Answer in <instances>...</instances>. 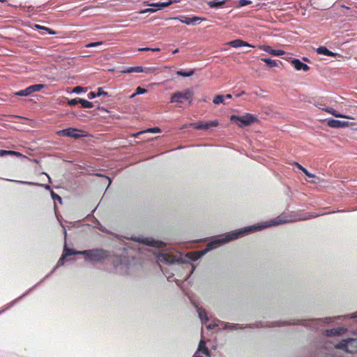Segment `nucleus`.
<instances>
[{
	"label": "nucleus",
	"instance_id": "obj_1",
	"mask_svg": "<svg viewBox=\"0 0 357 357\" xmlns=\"http://www.w3.org/2000/svg\"><path fill=\"white\" fill-rule=\"evenodd\" d=\"M288 220L278 216L274 219L266 222L258 223L251 226L245 227L225 234H221L214 237L206 245V248L197 253L189 252L184 257L173 248L164 249L158 252H154L157 263L160 267L162 272L165 275L168 281H173L174 273L169 271L164 267L165 265H174L187 263L188 260L195 261L206 254L208 252L223 245L229 241L237 239L256 231L262 230L271 226L279 225L287 222Z\"/></svg>",
	"mask_w": 357,
	"mask_h": 357
},
{
	"label": "nucleus",
	"instance_id": "obj_2",
	"mask_svg": "<svg viewBox=\"0 0 357 357\" xmlns=\"http://www.w3.org/2000/svg\"><path fill=\"white\" fill-rule=\"evenodd\" d=\"M82 255H85L86 260L93 261H101L111 257L110 252L103 249L86 250L82 251Z\"/></svg>",
	"mask_w": 357,
	"mask_h": 357
},
{
	"label": "nucleus",
	"instance_id": "obj_3",
	"mask_svg": "<svg viewBox=\"0 0 357 357\" xmlns=\"http://www.w3.org/2000/svg\"><path fill=\"white\" fill-rule=\"evenodd\" d=\"M230 120L239 127H245L248 126L256 121L257 116L252 114L246 113L243 116L231 115Z\"/></svg>",
	"mask_w": 357,
	"mask_h": 357
},
{
	"label": "nucleus",
	"instance_id": "obj_4",
	"mask_svg": "<svg viewBox=\"0 0 357 357\" xmlns=\"http://www.w3.org/2000/svg\"><path fill=\"white\" fill-rule=\"evenodd\" d=\"M116 273L119 274H126L128 271V260L125 256L122 257H113L111 259Z\"/></svg>",
	"mask_w": 357,
	"mask_h": 357
},
{
	"label": "nucleus",
	"instance_id": "obj_5",
	"mask_svg": "<svg viewBox=\"0 0 357 357\" xmlns=\"http://www.w3.org/2000/svg\"><path fill=\"white\" fill-rule=\"evenodd\" d=\"M335 348L347 353H356L357 351V339L347 338L342 340L335 345Z\"/></svg>",
	"mask_w": 357,
	"mask_h": 357
},
{
	"label": "nucleus",
	"instance_id": "obj_6",
	"mask_svg": "<svg viewBox=\"0 0 357 357\" xmlns=\"http://www.w3.org/2000/svg\"><path fill=\"white\" fill-rule=\"evenodd\" d=\"M193 91L190 89H187L184 90L183 92L176 91L172 94L169 102L171 103H182L183 102V100H185L189 101V102H191L193 98Z\"/></svg>",
	"mask_w": 357,
	"mask_h": 357
},
{
	"label": "nucleus",
	"instance_id": "obj_7",
	"mask_svg": "<svg viewBox=\"0 0 357 357\" xmlns=\"http://www.w3.org/2000/svg\"><path fill=\"white\" fill-rule=\"evenodd\" d=\"M82 131L75 128H68L63 130H60L56 132L57 135L72 137L74 139H79L84 135L80 134Z\"/></svg>",
	"mask_w": 357,
	"mask_h": 357
},
{
	"label": "nucleus",
	"instance_id": "obj_8",
	"mask_svg": "<svg viewBox=\"0 0 357 357\" xmlns=\"http://www.w3.org/2000/svg\"><path fill=\"white\" fill-rule=\"evenodd\" d=\"M45 87L44 84H36L31 85L24 89L16 92L15 94L18 96H28L33 92L39 91Z\"/></svg>",
	"mask_w": 357,
	"mask_h": 357
},
{
	"label": "nucleus",
	"instance_id": "obj_9",
	"mask_svg": "<svg viewBox=\"0 0 357 357\" xmlns=\"http://www.w3.org/2000/svg\"><path fill=\"white\" fill-rule=\"evenodd\" d=\"M172 20H178L181 22L182 23H184L187 25H195L197 24H199L202 19L197 16H193L192 17H185V16H178L172 17Z\"/></svg>",
	"mask_w": 357,
	"mask_h": 357
},
{
	"label": "nucleus",
	"instance_id": "obj_10",
	"mask_svg": "<svg viewBox=\"0 0 357 357\" xmlns=\"http://www.w3.org/2000/svg\"><path fill=\"white\" fill-rule=\"evenodd\" d=\"M348 121H340L333 119H327V125L331 128H345L349 126Z\"/></svg>",
	"mask_w": 357,
	"mask_h": 357
},
{
	"label": "nucleus",
	"instance_id": "obj_11",
	"mask_svg": "<svg viewBox=\"0 0 357 357\" xmlns=\"http://www.w3.org/2000/svg\"><path fill=\"white\" fill-rule=\"evenodd\" d=\"M174 2H177V1L176 0H169L165 2H158V3H149L148 1H144V5L152 6V7H158V9H161L162 8H165V7H167V6L171 5Z\"/></svg>",
	"mask_w": 357,
	"mask_h": 357
},
{
	"label": "nucleus",
	"instance_id": "obj_12",
	"mask_svg": "<svg viewBox=\"0 0 357 357\" xmlns=\"http://www.w3.org/2000/svg\"><path fill=\"white\" fill-rule=\"evenodd\" d=\"M261 50L273 56H281L284 54V52L283 50H273L269 45H263L261 47Z\"/></svg>",
	"mask_w": 357,
	"mask_h": 357
},
{
	"label": "nucleus",
	"instance_id": "obj_13",
	"mask_svg": "<svg viewBox=\"0 0 357 357\" xmlns=\"http://www.w3.org/2000/svg\"><path fill=\"white\" fill-rule=\"evenodd\" d=\"M291 64L294 66V67L297 70H303L305 72L307 71L310 68L309 66L301 62L299 59H294L292 61H291Z\"/></svg>",
	"mask_w": 357,
	"mask_h": 357
},
{
	"label": "nucleus",
	"instance_id": "obj_14",
	"mask_svg": "<svg viewBox=\"0 0 357 357\" xmlns=\"http://www.w3.org/2000/svg\"><path fill=\"white\" fill-rule=\"evenodd\" d=\"M347 331V329L344 327H338L332 329H328L325 331V334L327 336H336L340 335L342 333H344Z\"/></svg>",
	"mask_w": 357,
	"mask_h": 357
},
{
	"label": "nucleus",
	"instance_id": "obj_15",
	"mask_svg": "<svg viewBox=\"0 0 357 357\" xmlns=\"http://www.w3.org/2000/svg\"><path fill=\"white\" fill-rule=\"evenodd\" d=\"M66 257H63V255L62 254L61 257H60V259H59L56 265L53 268L52 271L49 273L47 274L45 277H44L38 283H37L36 284H35L34 286H36V287L40 283H42L43 281H45L52 273H53L56 269L60 266H63L65 263V259Z\"/></svg>",
	"mask_w": 357,
	"mask_h": 357
},
{
	"label": "nucleus",
	"instance_id": "obj_16",
	"mask_svg": "<svg viewBox=\"0 0 357 357\" xmlns=\"http://www.w3.org/2000/svg\"><path fill=\"white\" fill-rule=\"evenodd\" d=\"M35 288H36V286H33L31 288L29 289H28L25 293H24L22 295H21V296H19L17 298H16V299L13 300V301H11L10 303H8V304L6 305V308H5L4 310H3L2 311H0V314H1L3 312H4V311H6V310H7L10 309L11 307H13V306L16 303V302H17V301H19V300L22 299L24 296H25L26 295H27L28 294H29V293H30L33 289H34Z\"/></svg>",
	"mask_w": 357,
	"mask_h": 357
},
{
	"label": "nucleus",
	"instance_id": "obj_17",
	"mask_svg": "<svg viewBox=\"0 0 357 357\" xmlns=\"http://www.w3.org/2000/svg\"><path fill=\"white\" fill-rule=\"evenodd\" d=\"M323 110L332 114L333 116H334L335 117L353 119V118L349 117V116H347V115L342 114L337 112L334 109L329 107H326V108H323Z\"/></svg>",
	"mask_w": 357,
	"mask_h": 357
},
{
	"label": "nucleus",
	"instance_id": "obj_18",
	"mask_svg": "<svg viewBox=\"0 0 357 357\" xmlns=\"http://www.w3.org/2000/svg\"><path fill=\"white\" fill-rule=\"evenodd\" d=\"M205 341L204 340H201L197 351L202 352L205 356H208L210 354V351L205 346Z\"/></svg>",
	"mask_w": 357,
	"mask_h": 357
},
{
	"label": "nucleus",
	"instance_id": "obj_19",
	"mask_svg": "<svg viewBox=\"0 0 357 357\" xmlns=\"http://www.w3.org/2000/svg\"><path fill=\"white\" fill-rule=\"evenodd\" d=\"M316 52L319 54H323V55H326V56H335L337 54L336 53H334L330 50H328L326 47L324 46H321L319 47H318L316 50Z\"/></svg>",
	"mask_w": 357,
	"mask_h": 357
},
{
	"label": "nucleus",
	"instance_id": "obj_20",
	"mask_svg": "<svg viewBox=\"0 0 357 357\" xmlns=\"http://www.w3.org/2000/svg\"><path fill=\"white\" fill-rule=\"evenodd\" d=\"M225 3L226 0H213L207 2V4L210 8H219L225 5Z\"/></svg>",
	"mask_w": 357,
	"mask_h": 357
},
{
	"label": "nucleus",
	"instance_id": "obj_21",
	"mask_svg": "<svg viewBox=\"0 0 357 357\" xmlns=\"http://www.w3.org/2000/svg\"><path fill=\"white\" fill-rule=\"evenodd\" d=\"M294 165H296V166L299 169H301V171H302V172H303V173H304V174L307 176V178H308L309 179H311V178L312 179V178H317V176H316L314 174H312V173L309 172L306 168L303 167L302 165H300V164H298V162H294Z\"/></svg>",
	"mask_w": 357,
	"mask_h": 357
},
{
	"label": "nucleus",
	"instance_id": "obj_22",
	"mask_svg": "<svg viewBox=\"0 0 357 357\" xmlns=\"http://www.w3.org/2000/svg\"><path fill=\"white\" fill-rule=\"evenodd\" d=\"M144 69L142 66L129 67L122 70L123 73H142Z\"/></svg>",
	"mask_w": 357,
	"mask_h": 357
},
{
	"label": "nucleus",
	"instance_id": "obj_23",
	"mask_svg": "<svg viewBox=\"0 0 357 357\" xmlns=\"http://www.w3.org/2000/svg\"><path fill=\"white\" fill-rule=\"evenodd\" d=\"M79 252H82V251H75L73 249L68 248L65 245L64 249H63V257H67L68 256H71V255H82V253H79Z\"/></svg>",
	"mask_w": 357,
	"mask_h": 357
},
{
	"label": "nucleus",
	"instance_id": "obj_24",
	"mask_svg": "<svg viewBox=\"0 0 357 357\" xmlns=\"http://www.w3.org/2000/svg\"><path fill=\"white\" fill-rule=\"evenodd\" d=\"M224 325L223 328L225 329H231V330H238L242 329L243 326L238 324H229V323H222Z\"/></svg>",
	"mask_w": 357,
	"mask_h": 357
},
{
	"label": "nucleus",
	"instance_id": "obj_25",
	"mask_svg": "<svg viewBox=\"0 0 357 357\" xmlns=\"http://www.w3.org/2000/svg\"><path fill=\"white\" fill-rule=\"evenodd\" d=\"M10 181H13V182L17 183L25 184V185H41V186H45V189H47V190L50 189V185H43L38 184V183H33V182L23 181H18V180H10Z\"/></svg>",
	"mask_w": 357,
	"mask_h": 357
},
{
	"label": "nucleus",
	"instance_id": "obj_26",
	"mask_svg": "<svg viewBox=\"0 0 357 357\" xmlns=\"http://www.w3.org/2000/svg\"><path fill=\"white\" fill-rule=\"evenodd\" d=\"M6 155H17L21 156L22 154L19 152L14 151H6V150H0V156L3 157Z\"/></svg>",
	"mask_w": 357,
	"mask_h": 357
},
{
	"label": "nucleus",
	"instance_id": "obj_27",
	"mask_svg": "<svg viewBox=\"0 0 357 357\" xmlns=\"http://www.w3.org/2000/svg\"><path fill=\"white\" fill-rule=\"evenodd\" d=\"M145 244L152 246V247H157L160 248L163 245V243L160 241H157L155 240H148L146 239V241H144Z\"/></svg>",
	"mask_w": 357,
	"mask_h": 357
},
{
	"label": "nucleus",
	"instance_id": "obj_28",
	"mask_svg": "<svg viewBox=\"0 0 357 357\" xmlns=\"http://www.w3.org/2000/svg\"><path fill=\"white\" fill-rule=\"evenodd\" d=\"M197 312H198L199 317L202 322L207 321L208 320L206 312H205L204 310L198 308Z\"/></svg>",
	"mask_w": 357,
	"mask_h": 357
},
{
	"label": "nucleus",
	"instance_id": "obj_29",
	"mask_svg": "<svg viewBox=\"0 0 357 357\" xmlns=\"http://www.w3.org/2000/svg\"><path fill=\"white\" fill-rule=\"evenodd\" d=\"M34 29H38V30H45V31H47L50 35H54L56 33V32L54 31H53L52 29H51L48 27H46V26L39 25V24H34Z\"/></svg>",
	"mask_w": 357,
	"mask_h": 357
},
{
	"label": "nucleus",
	"instance_id": "obj_30",
	"mask_svg": "<svg viewBox=\"0 0 357 357\" xmlns=\"http://www.w3.org/2000/svg\"><path fill=\"white\" fill-rule=\"evenodd\" d=\"M261 60L266 63L270 67H275L278 66V63L276 61L272 60L270 58H261Z\"/></svg>",
	"mask_w": 357,
	"mask_h": 357
},
{
	"label": "nucleus",
	"instance_id": "obj_31",
	"mask_svg": "<svg viewBox=\"0 0 357 357\" xmlns=\"http://www.w3.org/2000/svg\"><path fill=\"white\" fill-rule=\"evenodd\" d=\"M219 124L218 120L211 121L206 123H204V130H208L211 127H215Z\"/></svg>",
	"mask_w": 357,
	"mask_h": 357
},
{
	"label": "nucleus",
	"instance_id": "obj_32",
	"mask_svg": "<svg viewBox=\"0 0 357 357\" xmlns=\"http://www.w3.org/2000/svg\"><path fill=\"white\" fill-rule=\"evenodd\" d=\"M176 74L178 75L182 76V77H190L194 74V70H190L188 71L181 70H178L176 72Z\"/></svg>",
	"mask_w": 357,
	"mask_h": 357
},
{
	"label": "nucleus",
	"instance_id": "obj_33",
	"mask_svg": "<svg viewBox=\"0 0 357 357\" xmlns=\"http://www.w3.org/2000/svg\"><path fill=\"white\" fill-rule=\"evenodd\" d=\"M79 102L82 105V107L84 108H92L93 105L91 102H89L85 99H79Z\"/></svg>",
	"mask_w": 357,
	"mask_h": 357
},
{
	"label": "nucleus",
	"instance_id": "obj_34",
	"mask_svg": "<svg viewBox=\"0 0 357 357\" xmlns=\"http://www.w3.org/2000/svg\"><path fill=\"white\" fill-rule=\"evenodd\" d=\"M228 45L232 47H242V40L236 39L228 43Z\"/></svg>",
	"mask_w": 357,
	"mask_h": 357
},
{
	"label": "nucleus",
	"instance_id": "obj_35",
	"mask_svg": "<svg viewBox=\"0 0 357 357\" xmlns=\"http://www.w3.org/2000/svg\"><path fill=\"white\" fill-rule=\"evenodd\" d=\"M160 132V129L158 127H154V128H148V129H146L144 131L139 132H137L135 135V136H137V135H140L142 133H144V132L158 133V132Z\"/></svg>",
	"mask_w": 357,
	"mask_h": 357
},
{
	"label": "nucleus",
	"instance_id": "obj_36",
	"mask_svg": "<svg viewBox=\"0 0 357 357\" xmlns=\"http://www.w3.org/2000/svg\"><path fill=\"white\" fill-rule=\"evenodd\" d=\"M225 96L222 95L216 96L213 100V102L215 105L224 103Z\"/></svg>",
	"mask_w": 357,
	"mask_h": 357
},
{
	"label": "nucleus",
	"instance_id": "obj_37",
	"mask_svg": "<svg viewBox=\"0 0 357 357\" xmlns=\"http://www.w3.org/2000/svg\"><path fill=\"white\" fill-rule=\"evenodd\" d=\"M301 321H299L298 320L297 321H292V322H287V321H283V322H280V323H278V324H274L272 326H282V325H287V324H292V325H294V324H301Z\"/></svg>",
	"mask_w": 357,
	"mask_h": 357
},
{
	"label": "nucleus",
	"instance_id": "obj_38",
	"mask_svg": "<svg viewBox=\"0 0 357 357\" xmlns=\"http://www.w3.org/2000/svg\"><path fill=\"white\" fill-rule=\"evenodd\" d=\"M324 354V349L319 348L314 353L311 354V357H322L320 356H322Z\"/></svg>",
	"mask_w": 357,
	"mask_h": 357
},
{
	"label": "nucleus",
	"instance_id": "obj_39",
	"mask_svg": "<svg viewBox=\"0 0 357 357\" xmlns=\"http://www.w3.org/2000/svg\"><path fill=\"white\" fill-rule=\"evenodd\" d=\"M51 196H52V199H53L54 202L58 201V202H59L60 203H61V202H62V199H61V197L59 195L56 194V193H55L54 191H52V190L51 191Z\"/></svg>",
	"mask_w": 357,
	"mask_h": 357
},
{
	"label": "nucleus",
	"instance_id": "obj_40",
	"mask_svg": "<svg viewBox=\"0 0 357 357\" xmlns=\"http://www.w3.org/2000/svg\"><path fill=\"white\" fill-rule=\"evenodd\" d=\"M146 92V90L145 89L138 86L136 89L135 93L134 94H132L131 97H134L135 95L144 94Z\"/></svg>",
	"mask_w": 357,
	"mask_h": 357
},
{
	"label": "nucleus",
	"instance_id": "obj_41",
	"mask_svg": "<svg viewBox=\"0 0 357 357\" xmlns=\"http://www.w3.org/2000/svg\"><path fill=\"white\" fill-rule=\"evenodd\" d=\"M102 44V41H98V42L88 43L87 45H86V47H88V48H89V47H98L99 45H101Z\"/></svg>",
	"mask_w": 357,
	"mask_h": 357
},
{
	"label": "nucleus",
	"instance_id": "obj_42",
	"mask_svg": "<svg viewBox=\"0 0 357 357\" xmlns=\"http://www.w3.org/2000/svg\"><path fill=\"white\" fill-rule=\"evenodd\" d=\"M195 129L197 130H204V123L202 122H197L192 124Z\"/></svg>",
	"mask_w": 357,
	"mask_h": 357
},
{
	"label": "nucleus",
	"instance_id": "obj_43",
	"mask_svg": "<svg viewBox=\"0 0 357 357\" xmlns=\"http://www.w3.org/2000/svg\"><path fill=\"white\" fill-rule=\"evenodd\" d=\"M158 10H159L158 8L157 9H153V8H146L144 10H141L139 13L140 14H144V13H154Z\"/></svg>",
	"mask_w": 357,
	"mask_h": 357
},
{
	"label": "nucleus",
	"instance_id": "obj_44",
	"mask_svg": "<svg viewBox=\"0 0 357 357\" xmlns=\"http://www.w3.org/2000/svg\"><path fill=\"white\" fill-rule=\"evenodd\" d=\"M97 96L98 97H100L101 96H108V93L103 91L102 88H98V92H97Z\"/></svg>",
	"mask_w": 357,
	"mask_h": 357
},
{
	"label": "nucleus",
	"instance_id": "obj_45",
	"mask_svg": "<svg viewBox=\"0 0 357 357\" xmlns=\"http://www.w3.org/2000/svg\"><path fill=\"white\" fill-rule=\"evenodd\" d=\"M252 3L250 0H239L238 4L240 6H245Z\"/></svg>",
	"mask_w": 357,
	"mask_h": 357
},
{
	"label": "nucleus",
	"instance_id": "obj_46",
	"mask_svg": "<svg viewBox=\"0 0 357 357\" xmlns=\"http://www.w3.org/2000/svg\"><path fill=\"white\" fill-rule=\"evenodd\" d=\"M84 91V88L82 86H76L73 89V92L77 94H79Z\"/></svg>",
	"mask_w": 357,
	"mask_h": 357
},
{
	"label": "nucleus",
	"instance_id": "obj_47",
	"mask_svg": "<svg viewBox=\"0 0 357 357\" xmlns=\"http://www.w3.org/2000/svg\"><path fill=\"white\" fill-rule=\"evenodd\" d=\"M79 99L80 98H74V99L69 100L68 102V104L70 106L75 105L77 103H79Z\"/></svg>",
	"mask_w": 357,
	"mask_h": 357
},
{
	"label": "nucleus",
	"instance_id": "obj_48",
	"mask_svg": "<svg viewBox=\"0 0 357 357\" xmlns=\"http://www.w3.org/2000/svg\"><path fill=\"white\" fill-rule=\"evenodd\" d=\"M96 97H98V96H97V93H96V92L91 91L88 93V98L89 99H93Z\"/></svg>",
	"mask_w": 357,
	"mask_h": 357
},
{
	"label": "nucleus",
	"instance_id": "obj_49",
	"mask_svg": "<svg viewBox=\"0 0 357 357\" xmlns=\"http://www.w3.org/2000/svg\"><path fill=\"white\" fill-rule=\"evenodd\" d=\"M216 326H218V324H209V325L207 326V328L210 329V330H212V329H214Z\"/></svg>",
	"mask_w": 357,
	"mask_h": 357
},
{
	"label": "nucleus",
	"instance_id": "obj_50",
	"mask_svg": "<svg viewBox=\"0 0 357 357\" xmlns=\"http://www.w3.org/2000/svg\"><path fill=\"white\" fill-rule=\"evenodd\" d=\"M242 47H253L252 45H250L249 43H248L247 42H245L243 40H242Z\"/></svg>",
	"mask_w": 357,
	"mask_h": 357
},
{
	"label": "nucleus",
	"instance_id": "obj_51",
	"mask_svg": "<svg viewBox=\"0 0 357 357\" xmlns=\"http://www.w3.org/2000/svg\"><path fill=\"white\" fill-rule=\"evenodd\" d=\"M351 319H355V318H357V312L350 314V315H348Z\"/></svg>",
	"mask_w": 357,
	"mask_h": 357
},
{
	"label": "nucleus",
	"instance_id": "obj_52",
	"mask_svg": "<svg viewBox=\"0 0 357 357\" xmlns=\"http://www.w3.org/2000/svg\"><path fill=\"white\" fill-rule=\"evenodd\" d=\"M151 50V48H150V47H144V48H139V51H149Z\"/></svg>",
	"mask_w": 357,
	"mask_h": 357
},
{
	"label": "nucleus",
	"instance_id": "obj_53",
	"mask_svg": "<svg viewBox=\"0 0 357 357\" xmlns=\"http://www.w3.org/2000/svg\"><path fill=\"white\" fill-rule=\"evenodd\" d=\"M192 357H203V356L199 355V352L196 351Z\"/></svg>",
	"mask_w": 357,
	"mask_h": 357
},
{
	"label": "nucleus",
	"instance_id": "obj_54",
	"mask_svg": "<svg viewBox=\"0 0 357 357\" xmlns=\"http://www.w3.org/2000/svg\"><path fill=\"white\" fill-rule=\"evenodd\" d=\"M187 266H188V268H191V271H190V274H191L194 271V268L192 267V266L191 264H188Z\"/></svg>",
	"mask_w": 357,
	"mask_h": 357
},
{
	"label": "nucleus",
	"instance_id": "obj_55",
	"mask_svg": "<svg viewBox=\"0 0 357 357\" xmlns=\"http://www.w3.org/2000/svg\"><path fill=\"white\" fill-rule=\"evenodd\" d=\"M225 98H227V99H231L232 98V96L231 94H227L225 96Z\"/></svg>",
	"mask_w": 357,
	"mask_h": 357
},
{
	"label": "nucleus",
	"instance_id": "obj_56",
	"mask_svg": "<svg viewBox=\"0 0 357 357\" xmlns=\"http://www.w3.org/2000/svg\"><path fill=\"white\" fill-rule=\"evenodd\" d=\"M151 50L153 52H159L160 50V48H151Z\"/></svg>",
	"mask_w": 357,
	"mask_h": 357
},
{
	"label": "nucleus",
	"instance_id": "obj_57",
	"mask_svg": "<svg viewBox=\"0 0 357 357\" xmlns=\"http://www.w3.org/2000/svg\"><path fill=\"white\" fill-rule=\"evenodd\" d=\"M61 226H62V227H63V230H64L63 233H64V236H65V238H66V236H67L66 230V229H65V227H64V226H63V225H61Z\"/></svg>",
	"mask_w": 357,
	"mask_h": 357
},
{
	"label": "nucleus",
	"instance_id": "obj_58",
	"mask_svg": "<svg viewBox=\"0 0 357 357\" xmlns=\"http://www.w3.org/2000/svg\"><path fill=\"white\" fill-rule=\"evenodd\" d=\"M178 49H176V50H174L173 51V52H172V53H173V54H176V53H178Z\"/></svg>",
	"mask_w": 357,
	"mask_h": 357
},
{
	"label": "nucleus",
	"instance_id": "obj_59",
	"mask_svg": "<svg viewBox=\"0 0 357 357\" xmlns=\"http://www.w3.org/2000/svg\"><path fill=\"white\" fill-rule=\"evenodd\" d=\"M106 178L108 179V181H109V183H108V186H109L111 184L112 181L108 177H106Z\"/></svg>",
	"mask_w": 357,
	"mask_h": 357
},
{
	"label": "nucleus",
	"instance_id": "obj_60",
	"mask_svg": "<svg viewBox=\"0 0 357 357\" xmlns=\"http://www.w3.org/2000/svg\"><path fill=\"white\" fill-rule=\"evenodd\" d=\"M255 94L258 96L259 94V92H255Z\"/></svg>",
	"mask_w": 357,
	"mask_h": 357
},
{
	"label": "nucleus",
	"instance_id": "obj_61",
	"mask_svg": "<svg viewBox=\"0 0 357 357\" xmlns=\"http://www.w3.org/2000/svg\"><path fill=\"white\" fill-rule=\"evenodd\" d=\"M255 94L258 96L259 94V92H255Z\"/></svg>",
	"mask_w": 357,
	"mask_h": 357
},
{
	"label": "nucleus",
	"instance_id": "obj_62",
	"mask_svg": "<svg viewBox=\"0 0 357 357\" xmlns=\"http://www.w3.org/2000/svg\"><path fill=\"white\" fill-rule=\"evenodd\" d=\"M319 108L323 110V106L319 107Z\"/></svg>",
	"mask_w": 357,
	"mask_h": 357
},
{
	"label": "nucleus",
	"instance_id": "obj_63",
	"mask_svg": "<svg viewBox=\"0 0 357 357\" xmlns=\"http://www.w3.org/2000/svg\"><path fill=\"white\" fill-rule=\"evenodd\" d=\"M304 60L305 61H308V59L307 58H304Z\"/></svg>",
	"mask_w": 357,
	"mask_h": 357
},
{
	"label": "nucleus",
	"instance_id": "obj_64",
	"mask_svg": "<svg viewBox=\"0 0 357 357\" xmlns=\"http://www.w3.org/2000/svg\"><path fill=\"white\" fill-rule=\"evenodd\" d=\"M5 1V0H0V2H3Z\"/></svg>",
	"mask_w": 357,
	"mask_h": 357
}]
</instances>
